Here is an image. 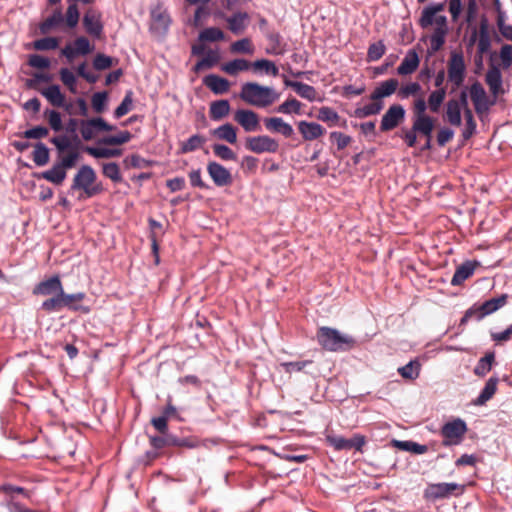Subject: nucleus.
Returning a JSON list of instances; mask_svg holds the SVG:
<instances>
[{
    "label": "nucleus",
    "mask_w": 512,
    "mask_h": 512,
    "mask_svg": "<svg viewBox=\"0 0 512 512\" xmlns=\"http://www.w3.org/2000/svg\"><path fill=\"white\" fill-rule=\"evenodd\" d=\"M421 92V85L418 82H409L397 89L398 98L404 100L410 96H416Z\"/></svg>",
    "instance_id": "nucleus-50"
},
{
    "label": "nucleus",
    "mask_w": 512,
    "mask_h": 512,
    "mask_svg": "<svg viewBox=\"0 0 512 512\" xmlns=\"http://www.w3.org/2000/svg\"><path fill=\"white\" fill-rule=\"evenodd\" d=\"M444 8V3H431L423 8L418 21L422 29L433 27V33L429 37L430 50L433 53L443 47L449 32L447 17L445 15H439Z\"/></svg>",
    "instance_id": "nucleus-1"
},
{
    "label": "nucleus",
    "mask_w": 512,
    "mask_h": 512,
    "mask_svg": "<svg viewBox=\"0 0 512 512\" xmlns=\"http://www.w3.org/2000/svg\"><path fill=\"white\" fill-rule=\"evenodd\" d=\"M42 178L55 185H60L66 178V170L59 163H56L51 169L42 173Z\"/></svg>",
    "instance_id": "nucleus-33"
},
{
    "label": "nucleus",
    "mask_w": 512,
    "mask_h": 512,
    "mask_svg": "<svg viewBox=\"0 0 512 512\" xmlns=\"http://www.w3.org/2000/svg\"><path fill=\"white\" fill-rule=\"evenodd\" d=\"M206 143V138L195 134L188 138L186 141L180 143V152L181 153H190L196 151Z\"/></svg>",
    "instance_id": "nucleus-37"
},
{
    "label": "nucleus",
    "mask_w": 512,
    "mask_h": 512,
    "mask_svg": "<svg viewBox=\"0 0 512 512\" xmlns=\"http://www.w3.org/2000/svg\"><path fill=\"white\" fill-rule=\"evenodd\" d=\"M430 130V126H425L424 128L416 125V122H413L410 130L406 131L403 135V140L408 147H414L417 143V134L419 135H427Z\"/></svg>",
    "instance_id": "nucleus-40"
},
{
    "label": "nucleus",
    "mask_w": 512,
    "mask_h": 512,
    "mask_svg": "<svg viewBox=\"0 0 512 512\" xmlns=\"http://www.w3.org/2000/svg\"><path fill=\"white\" fill-rule=\"evenodd\" d=\"M132 134L129 131H121L117 135H110L103 138L102 143L106 145H122L131 140Z\"/></svg>",
    "instance_id": "nucleus-54"
},
{
    "label": "nucleus",
    "mask_w": 512,
    "mask_h": 512,
    "mask_svg": "<svg viewBox=\"0 0 512 512\" xmlns=\"http://www.w3.org/2000/svg\"><path fill=\"white\" fill-rule=\"evenodd\" d=\"M386 52V46L382 40L372 43L368 47L367 61H378Z\"/></svg>",
    "instance_id": "nucleus-48"
},
{
    "label": "nucleus",
    "mask_w": 512,
    "mask_h": 512,
    "mask_svg": "<svg viewBox=\"0 0 512 512\" xmlns=\"http://www.w3.org/2000/svg\"><path fill=\"white\" fill-rule=\"evenodd\" d=\"M40 93L44 96L47 101L54 107L65 108L66 111L72 113L71 103H66L65 95L61 92L60 86L53 84L48 86L47 88L41 89Z\"/></svg>",
    "instance_id": "nucleus-14"
},
{
    "label": "nucleus",
    "mask_w": 512,
    "mask_h": 512,
    "mask_svg": "<svg viewBox=\"0 0 512 512\" xmlns=\"http://www.w3.org/2000/svg\"><path fill=\"white\" fill-rule=\"evenodd\" d=\"M92 107L97 113H101L106 106L107 103V93L106 92H96L93 94L91 99Z\"/></svg>",
    "instance_id": "nucleus-63"
},
{
    "label": "nucleus",
    "mask_w": 512,
    "mask_h": 512,
    "mask_svg": "<svg viewBox=\"0 0 512 512\" xmlns=\"http://www.w3.org/2000/svg\"><path fill=\"white\" fill-rule=\"evenodd\" d=\"M124 164L127 167L145 168V167H150L153 164V162L151 160H147V159L141 157L138 154H133L130 157H127L124 159Z\"/></svg>",
    "instance_id": "nucleus-59"
},
{
    "label": "nucleus",
    "mask_w": 512,
    "mask_h": 512,
    "mask_svg": "<svg viewBox=\"0 0 512 512\" xmlns=\"http://www.w3.org/2000/svg\"><path fill=\"white\" fill-rule=\"evenodd\" d=\"M63 289V284L58 275L39 282L33 289V294L42 296H52Z\"/></svg>",
    "instance_id": "nucleus-17"
},
{
    "label": "nucleus",
    "mask_w": 512,
    "mask_h": 512,
    "mask_svg": "<svg viewBox=\"0 0 512 512\" xmlns=\"http://www.w3.org/2000/svg\"><path fill=\"white\" fill-rule=\"evenodd\" d=\"M60 80L62 83L69 89L71 93H77L76 88V76L70 71L68 68H61L60 72Z\"/></svg>",
    "instance_id": "nucleus-53"
},
{
    "label": "nucleus",
    "mask_w": 512,
    "mask_h": 512,
    "mask_svg": "<svg viewBox=\"0 0 512 512\" xmlns=\"http://www.w3.org/2000/svg\"><path fill=\"white\" fill-rule=\"evenodd\" d=\"M326 442L333 447L336 451L355 449L361 451L365 444V438L362 435H355L351 439H346L343 436L328 434L326 435Z\"/></svg>",
    "instance_id": "nucleus-9"
},
{
    "label": "nucleus",
    "mask_w": 512,
    "mask_h": 512,
    "mask_svg": "<svg viewBox=\"0 0 512 512\" xmlns=\"http://www.w3.org/2000/svg\"><path fill=\"white\" fill-rule=\"evenodd\" d=\"M298 130L306 141L315 140L324 135L325 129L316 122L300 121Z\"/></svg>",
    "instance_id": "nucleus-24"
},
{
    "label": "nucleus",
    "mask_w": 512,
    "mask_h": 512,
    "mask_svg": "<svg viewBox=\"0 0 512 512\" xmlns=\"http://www.w3.org/2000/svg\"><path fill=\"white\" fill-rule=\"evenodd\" d=\"M485 81L490 89V92L495 97L504 92L502 88V73L497 66L493 65L488 69L485 76Z\"/></svg>",
    "instance_id": "nucleus-22"
},
{
    "label": "nucleus",
    "mask_w": 512,
    "mask_h": 512,
    "mask_svg": "<svg viewBox=\"0 0 512 512\" xmlns=\"http://www.w3.org/2000/svg\"><path fill=\"white\" fill-rule=\"evenodd\" d=\"M245 147L256 154L276 153L279 150V142L268 135L252 136L246 139Z\"/></svg>",
    "instance_id": "nucleus-8"
},
{
    "label": "nucleus",
    "mask_w": 512,
    "mask_h": 512,
    "mask_svg": "<svg viewBox=\"0 0 512 512\" xmlns=\"http://www.w3.org/2000/svg\"><path fill=\"white\" fill-rule=\"evenodd\" d=\"M72 46L79 55H87L93 51V46H91L89 40L83 36L76 38Z\"/></svg>",
    "instance_id": "nucleus-62"
},
{
    "label": "nucleus",
    "mask_w": 512,
    "mask_h": 512,
    "mask_svg": "<svg viewBox=\"0 0 512 512\" xmlns=\"http://www.w3.org/2000/svg\"><path fill=\"white\" fill-rule=\"evenodd\" d=\"M133 106V92L131 90L127 91L122 102L114 111V117L119 119L126 115Z\"/></svg>",
    "instance_id": "nucleus-51"
},
{
    "label": "nucleus",
    "mask_w": 512,
    "mask_h": 512,
    "mask_svg": "<svg viewBox=\"0 0 512 512\" xmlns=\"http://www.w3.org/2000/svg\"><path fill=\"white\" fill-rule=\"evenodd\" d=\"M64 22V16L60 9H56L39 26L42 34L49 33L52 29L59 27Z\"/></svg>",
    "instance_id": "nucleus-32"
},
{
    "label": "nucleus",
    "mask_w": 512,
    "mask_h": 512,
    "mask_svg": "<svg viewBox=\"0 0 512 512\" xmlns=\"http://www.w3.org/2000/svg\"><path fill=\"white\" fill-rule=\"evenodd\" d=\"M479 265L478 262H472V261H466L460 266L457 267L452 279H451V285L453 286H459L461 285L465 280H467L469 277H471L476 269V267Z\"/></svg>",
    "instance_id": "nucleus-26"
},
{
    "label": "nucleus",
    "mask_w": 512,
    "mask_h": 512,
    "mask_svg": "<svg viewBox=\"0 0 512 512\" xmlns=\"http://www.w3.org/2000/svg\"><path fill=\"white\" fill-rule=\"evenodd\" d=\"M212 134L230 144H234L237 141V129L230 123H226L214 129Z\"/></svg>",
    "instance_id": "nucleus-30"
},
{
    "label": "nucleus",
    "mask_w": 512,
    "mask_h": 512,
    "mask_svg": "<svg viewBox=\"0 0 512 512\" xmlns=\"http://www.w3.org/2000/svg\"><path fill=\"white\" fill-rule=\"evenodd\" d=\"M251 68L254 72L263 71L267 75L277 76L279 69L275 63L268 59H258L251 64Z\"/></svg>",
    "instance_id": "nucleus-39"
},
{
    "label": "nucleus",
    "mask_w": 512,
    "mask_h": 512,
    "mask_svg": "<svg viewBox=\"0 0 512 512\" xmlns=\"http://www.w3.org/2000/svg\"><path fill=\"white\" fill-rule=\"evenodd\" d=\"M372 102L362 107H358L354 111L356 118L362 119L369 116L377 115L381 112L384 107L383 101L371 100Z\"/></svg>",
    "instance_id": "nucleus-31"
},
{
    "label": "nucleus",
    "mask_w": 512,
    "mask_h": 512,
    "mask_svg": "<svg viewBox=\"0 0 512 512\" xmlns=\"http://www.w3.org/2000/svg\"><path fill=\"white\" fill-rule=\"evenodd\" d=\"M33 161L37 166H44L49 161V149L45 144L39 142L33 151Z\"/></svg>",
    "instance_id": "nucleus-47"
},
{
    "label": "nucleus",
    "mask_w": 512,
    "mask_h": 512,
    "mask_svg": "<svg viewBox=\"0 0 512 512\" xmlns=\"http://www.w3.org/2000/svg\"><path fill=\"white\" fill-rule=\"evenodd\" d=\"M83 26L89 35L100 38L103 32L101 14L94 9H88L83 17Z\"/></svg>",
    "instance_id": "nucleus-15"
},
{
    "label": "nucleus",
    "mask_w": 512,
    "mask_h": 512,
    "mask_svg": "<svg viewBox=\"0 0 512 512\" xmlns=\"http://www.w3.org/2000/svg\"><path fill=\"white\" fill-rule=\"evenodd\" d=\"M339 118L340 117L338 113L330 107H321L319 109L318 119L323 122L335 125L338 122Z\"/></svg>",
    "instance_id": "nucleus-60"
},
{
    "label": "nucleus",
    "mask_w": 512,
    "mask_h": 512,
    "mask_svg": "<svg viewBox=\"0 0 512 512\" xmlns=\"http://www.w3.org/2000/svg\"><path fill=\"white\" fill-rule=\"evenodd\" d=\"M152 28L166 31L171 23L170 16L166 10L157 7L151 11Z\"/></svg>",
    "instance_id": "nucleus-29"
},
{
    "label": "nucleus",
    "mask_w": 512,
    "mask_h": 512,
    "mask_svg": "<svg viewBox=\"0 0 512 512\" xmlns=\"http://www.w3.org/2000/svg\"><path fill=\"white\" fill-rule=\"evenodd\" d=\"M499 379L497 377H490L485 383L484 388L481 390L479 396L473 401L476 406H482L489 401L497 391Z\"/></svg>",
    "instance_id": "nucleus-28"
},
{
    "label": "nucleus",
    "mask_w": 512,
    "mask_h": 512,
    "mask_svg": "<svg viewBox=\"0 0 512 512\" xmlns=\"http://www.w3.org/2000/svg\"><path fill=\"white\" fill-rule=\"evenodd\" d=\"M461 103L456 99H450L446 103L445 120L452 126H460L462 124Z\"/></svg>",
    "instance_id": "nucleus-25"
},
{
    "label": "nucleus",
    "mask_w": 512,
    "mask_h": 512,
    "mask_svg": "<svg viewBox=\"0 0 512 512\" xmlns=\"http://www.w3.org/2000/svg\"><path fill=\"white\" fill-rule=\"evenodd\" d=\"M64 308L62 291L52 295L41 304V309L47 313L58 312Z\"/></svg>",
    "instance_id": "nucleus-42"
},
{
    "label": "nucleus",
    "mask_w": 512,
    "mask_h": 512,
    "mask_svg": "<svg viewBox=\"0 0 512 512\" xmlns=\"http://www.w3.org/2000/svg\"><path fill=\"white\" fill-rule=\"evenodd\" d=\"M405 118V109L400 104L391 105L384 113L380 123V130L387 132L396 128Z\"/></svg>",
    "instance_id": "nucleus-10"
},
{
    "label": "nucleus",
    "mask_w": 512,
    "mask_h": 512,
    "mask_svg": "<svg viewBox=\"0 0 512 512\" xmlns=\"http://www.w3.org/2000/svg\"><path fill=\"white\" fill-rule=\"evenodd\" d=\"M85 151L97 159L119 157L122 154L120 149L105 147H86Z\"/></svg>",
    "instance_id": "nucleus-43"
},
{
    "label": "nucleus",
    "mask_w": 512,
    "mask_h": 512,
    "mask_svg": "<svg viewBox=\"0 0 512 512\" xmlns=\"http://www.w3.org/2000/svg\"><path fill=\"white\" fill-rule=\"evenodd\" d=\"M234 120L245 132H255L260 129L258 114L250 109H238L234 113Z\"/></svg>",
    "instance_id": "nucleus-12"
},
{
    "label": "nucleus",
    "mask_w": 512,
    "mask_h": 512,
    "mask_svg": "<svg viewBox=\"0 0 512 512\" xmlns=\"http://www.w3.org/2000/svg\"><path fill=\"white\" fill-rule=\"evenodd\" d=\"M495 361V353L494 352H488L485 354L484 357L480 358L477 362L474 373L477 376H485L491 369L492 365Z\"/></svg>",
    "instance_id": "nucleus-38"
},
{
    "label": "nucleus",
    "mask_w": 512,
    "mask_h": 512,
    "mask_svg": "<svg viewBox=\"0 0 512 512\" xmlns=\"http://www.w3.org/2000/svg\"><path fill=\"white\" fill-rule=\"evenodd\" d=\"M398 87L399 81L396 78H390L388 80L382 81L371 93L370 99L382 101L383 98L389 97L392 94H394L397 91Z\"/></svg>",
    "instance_id": "nucleus-19"
},
{
    "label": "nucleus",
    "mask_w": 512,
    "mask_h": 512,
    "mask_svg": "<svg viewBox=\"0 0 512 512\" xmlns=\"http://www.w3.org/2000/svg\"><path fill=\"white\" fill-rule=\"evenodd\" d=\"M302 103L295 98H289L280 104L275 111L281 114H301Z\"/></svg>",
    "instance_id": "nucleus-44"
},
{
    "label": "nucleus",
    "mask_w": 512,
    "mask_h": 512,
    "mask_svg": "<svg viewBox=\"0 0 512 512\" xmlns=\"http://www.w3.org/2000/svg\"><path fill=\"white\" fill-rule=\"evenodd\" d=\"M447 77L452 85V90L463 85L466 77V64L462 52H451L447 63Z\"/></svg>",
    "instance_id": "nucleus-6"
},
{
    "label": "nucleus",
    "mask_w": 512,
    "mask_h": 512,
    "mask_svg": "<svg viewBox=\"0 0 512 512\" xmlns=\"http://www.w3.org/2000/svg\"><path fill=\"white\" fill-rule=\"evenodd\" d=\"M251 64L252 63L245 59L238 58L224 63L221 69L229 75H236L239 72L246 71L251 68Z\"/></svg>",
    "instance_id": "nucleus-34"
},
{
    "label": "nucleus",
    "mask_w": 512,
    "mask_h": 512,
    "mask_svg": "<svg viewBox=\"0 0 512 512\" xmlns=\"http://www.w3.org/2000/svg\"><path fill=\"white\" fill-rule=\"evenodd\" d=\"M212 149L215 156L219 157L222 160H236V154L233 152L231 148L224 144H214Z\"/></svg>",
    "instance_id": "nucleus-58"
},
{
    "label": "nucleus",
    "mask_w": 512,
    "mask_h": 512,
    "mask_svg": "<svg viewBox=\"0 0 512 512\" xmlns=\"http://www.w3.org/2000/svg\"><path fill=\"white\" fill-rule=\"evenodd\" d=\"M316 338L323 349L331 352L348 351L356 344L351 335L342 334L337 329L326 326L318 329Z\"/></svg>",
    "instance_id": "nucleus-3"
},
{
    "label": "nucleus",
    "mask_w": 512,
    "mask_h": 512,
    "mask_svg": "<svg viewBox=\"0 0 512 512\" xmlns=\"http://www.w3.org/2000/svg\"><path fill=\"white\" fill-rule=\"evenodd\" d=\"M45 115L47 116L50 127L54 131H60L62 129L61 115L56 110H46Z\"/></svg>",
    "instance_id": "nucleus-64"
},
{
    "label": "nucleus",
    "mask_w": 512,
    "mask_h": 512,
    "mask_svg": "<svg viewBox=\"0 0 512 512\" xmlns=\"http://www.w3.org/2000/svg\"><path fill=\"white\" fill-rule=\"evenodd\" d=\"M62 297H63V304L64 307L73 310L78 311L81 309V306L78 304L79 302L83 301L85 298V293L78 292L73 294H67L64 291V288L62 289Z\"/></svg>",
    "instance_id": "nucleus-45"
},
{
    "label": "nucleus",
    "mask_w": 512,
    "mask_h": 512,
    "mask_svg": "<svg viewBox=\"0 0 512 512\" xmlns=\"http://www.w3.org/2000/svg\"><path fill=\"white\" fill-rule=\"evenodd\" d=\"M231 52L233 53H245V54H252L253 53V46L248 38H243L238 41H235L232 43Z\"/></svg>",
    "instance_id": "nucleus-61"
},
{
    "label": "nucleus",
    "mask_w": 512,
    "mask_h": 512,
    "mask_svg": "<svg viewBox=\"0 0 512 512\" xmlns=\"http://www.w3.org/2000/svg\"><path fill=\"white\" fill-rule=\"evenodd\" d=\"M467 431L466 423L462 419H455L445 423L441 428L444 446L458 445L462 442Z\"/></svg>",
    "instance_id": "nucleus-7"
},
{
    "label": "nucleus",
    "mask_w": 512,
    "mask_h": 512,
    "mask_svg": "<svg viewBox=\"0 0 512 512\" xmlns=\"http://www.w3.org/2000/svg\"><path fill=\"white\" fill-rule=\"evenodd\" d=\"M508 296L502 294L496 298L489 299L480 305L470 307L461 318L460 324H466L469 320H482L484 317L496 312L506 305Z\"/></svg>",
    "instance_id": "nucleus-5"
},
{
    "label": "nucleus",
    "mask_w": 512,
    "mask_h": 512,
    "mask_svg": "<svg viewBox=\"0 0 512 512\" xmlns=\"http://www.w3.org/2000/svg\"><path fill=\"white\" fill-rule=\"evenodd\" d=\"M96 173L89 165H83L73 178L70 191L82 190L85 198H91L102 191L100 184H95Z\"/></svg>",
    "instance_id": "nucleus-4"
},
{
    "label": "nucleus",
    "mask_w": 512,
    "mask_h": 512,
    "mask_svg": "<svg viewBox=\"0 0 512 512\" xmlns=\"http://www.w3.org/2000/svg\"><path fill=\"white\" fill-rule=\"evenodd\" d=\"M459 488L456 483H435L429 484L425 490V497L431 500H437L449 497Z\"/></svg>",
    "instance_id": "nucleus-16"
},
{
    "label": "nucleus",
    "mask_w": 512,
    "mask_h": 512,
    "mask_svg": "<svg viewBox=\"0 0 512 512\" xmlns=\"http://www.w3.org/2000/svg\"><path fill=\"white\" fill-rule=\"evenodd\" d=\"M203 83L214 94H224L229 90L230 87V83L227 79L215 74L207 75L204 78Z\"/></svg>",
    "instance_id": "nucleus-27"
},
{
    "label": "nucleus",
    "mask_w": 512,
    "mask_h": 512,
    "mask_svg": "<svg viewBox=\"0 0 512 512\" xmlns=\"http://www.w3.org/2000/svg\"><path fill=\"white\" fill-rule=\"evenodd\" d=\"M469 95L473 102L474 109L478 114L488 111L490 106L493 104V102L489 100L484 87L478 81L471 84L469 88Z\"/></svg>",
    "instance_id": "nucleus-11"
},
{
    "label": "nucleus",
    "mask_w": 512,
    "mask_h": 512,
    "mask_svg": "<svg viewBox=\"0 0 512 512\" xmlns=\"http://www.w3.org/2000/svg\"><path fill=\"white\" fill-rule=\"evenodd\" d=\"M491 47V39L487 32L486 26L482 25L479 32V37L477 41V53L485 54L490 50Z\"/></svg>",
    "instance_id": "nucleus-52"
},
{
    "label": "nucleus",
    "mask_w": 512,
    "mask_h": 512,
    "mask_svg": "<svg viewBox=\"0 0 512 512\" xmlns=\"http://www.w3.org/2000/svg\"><path fill=\"white\" fill-rule=\"evenodd\" d=\"M264 126L269 132L281 134L285 138H290L294 134L292 125L285 122L281 117L265 118Z\"/></svg>",
    "instance_id": "nucleus-18"
},
{
    "label": "nucleus",
    "mask_w": 512,
    "mask_h": 512,
    "mask_svg": "<svg viewBox=\"0 0 512 512\" xmlns=\"http://www.w3.org/2000/svg\"><path fill=\"white\" fill-rule=\"evenodd\" d=\"M230 112V104L228 100H217L210 105V117L212 120L218 121L226 117Z\"/></svg>",
    "instance_id": "nucleus-35"
},
{
    "label": "nucleus",
    "mask_w": 512,
    "mask_h": 512,
    "mask_svg": "<svg viewBox=\"0 0 512 512\" xmlns=\"http://www.w3.org/2000/svg\"><path fill=\"white\" fill-rule=\"evenodd\" d=\"M249 19V15L246 12L233 13L231 16L226 17L228 29L235 35L242 34L249 24Z\"/></svg>",
    "instance_id": "nucleus-21"
},
{
    "label": "nucleus",
    "mask_w": 512,
    "mask_h": 512,
    "mask_svg": "<svg viewBox=\"0 0 512 512\" xmlns=\"http://www.w3.org/2000/svg\"><path fill=\"white\" fill-rule=\"evenodd\" d=\"M207 172L213 183L218 187L228 186L233 181L231 172L218 162H209Z\"/></svg>",
    "instance_id": "nucleus-13"
},
{
    "label": "nucleus",
    "mask_w": 512,
    "mask_h": 512,
    "mask_svg": "<svg viewBox=\"0 0 512 512\" xmlns=\"http://www.w3.org/2000/svg\"><path fill=\"white\" fill-rule=\"evenodd\" d=\"M239 96L249 105L265 108L276 102L280 94L273 87L263 86L256 82H247L241 86Z\"/></svg>",
    "instance_id": "nucleus-2"
},
{
    "label": "nucleus",
    "mask_w": 512,
    "mask_h": 512,
    "mask_svg": "<svg viewBox=\"0 0 512 512\" xmlns=\"http://www.w3.org/2000/svg\"><path fill=\"white\" fill-rule=\"evenodd\" d=\"M427 108H429L428 102H426L423 98L415 100L413 122H416L418 128L430 126V123L434 122V118L426 114Z\"/></svg>",
    "instance_id": "nucleus-20"
},
{
    "label": "nucleus",
    "mask_w": 512,
    "mask_h": 512,
    "mask_svg": "<svg viewBox=\"0 0 512 512\" xmlns=\"http://www.w3.org/2000/svg\"><path fill=\"white\" fill-rule=\"evenodd\" d=\"M102 173L105 177L109 178L111 181L115 183H119L122 181L120 168L118 164L115 162L104 163L102 165Z\"/></svg>",
    "instance_id": "nucleus-49"
},
{
    "label": "nucleus",
    "mask_w": 512,
    "mask_h": 512,
    "mask_svg": "<svg viewBox=\"0 0 512 512\" xmlns=\"http://www.w3.org/2000/svg\"><path fill=\"white\" fill-rule=\"evenodd\" d=\"M80 13L76 3L69 4L64 21L69 28H75L79 22Z\"/></svg>",
    "instance_id": "nucleus-55"
},
{
    "label": "nucleus",
    "mask_w": 512,
    "mask_h": 512,
    "mask_svg": "<svg viewBox=\"0 0 512 512\" xmlns=\"http://www.w3.org/2000/svg\"><path fill=\"white\" fill-rule=\"evenodd\" d=\"M33 46L39 51L54 50L59 46V41L55 37H45L34 41Z\"/></svg>",
    "instance_id": "nucleus-56"
},
{
    "label": "nucleus",
    "mask_w": 512,
    "mask_h": 512,
    "mask_svg": "<svg viewBox=\"0 0 512 512\" xmlns=\"http://www.w3.org/2000/svg\"><path fill=\"white\" fill-rule=\"evenodd\" d=\"M421 364L418 360H411L406 365L398 368V373L408 380H415L420 374Z\"/></svg>",
    "instance_id": "nucleus-41"
},
{
    "label": "nucleus",
    "mask_w": 512,
    "mask_h": 512,
    "mask_svg": "<svg viewBox=\"0 0 512 512\" xmlns=\"http://www.w3.org/2000/svg\"><path fill=\"white\" fill-rule=\"evenodd\" d=\"M225 35L222 30L216 27H209L199 33L198 39L201 42H216L224 40Z\"/></svg>",
    "instance_id": "nucleus-46"
},
{
    "label": "nucleus",
    "mask_w": 512,
    "mask_h": 512,
    "mask_svg": "<svg viewBox=\"0 0 512 512\" xmlns=\"http://www.w3.org/2000/svg\"><path fill=\"white\" fill-rule=\"evenodd\" d=\"M446 98V88H440L432 91L428 97V107L433 113H438Z\"/></svg>",
    "instance_id": "nucleus-36"
},
{
    "label": "nucleus",
    "mask_w": 512,
    "mask_h": 512,
    "mask_svg": "<svg viewBox=\"0 0 512 512\" xmlns=\"http://www.w3.org/2000/svg\"><path fill=\"white\" fill-rule=\"evenodd\" d=\"M419 63L420 60L417 52L414 49H410L398 66L397 73L401 76L410 75L417 70Z\"/></svg>",
    "instance_id": "nucleus-23"
},
{
    "label": "nucleus",
    "mask_w": 512,
    "mask_h": 512,
    "mask_svg": "<svg viewBox=\"0 0 512 512\" xmlns=\"http://www.w3.org/2000/svg\"><path fill=\"white\" fill-rule=\"evenodd\" d=\"M295 91L300 97L309 101H314L316 99V90L311 85L298 82L295 84Z\"/></svg>",
    "instance_id": "nucleus-57"
}]
</instances>
